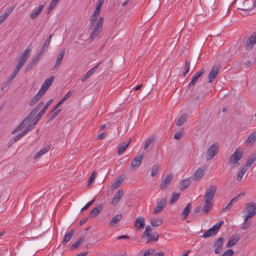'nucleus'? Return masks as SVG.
I'll return each mask as SVG.
<instances>
[{
  "mask_svg": "<svg viewBox=\"0 0 256 256\" xmlns=\"http://www.w3.org/2000/svg\"><path fill=\"white\" fill-rule=\"evenodd\" d=\"M44 104V102H40L30 113V114L24 119L22 122L12 132V134L18 132L24 128L31 120V119L36 114Z\"/></svg>",
  "mask_w": 256,
  "mask_h": 256,
  "instance_id": "f257e3e1",
  "label": "nucleus"
},
{
  "mask_svg": "<svg viewBox=\"0 0 256 256\" xmlns=\"http://www.w3.org/2000/svg\"><path fill=\"white\" fill-rule=\"evenodd\" d=\"M224 223L222 220H220L218 222L216 223L211 228L208 229L206 232H204L200 238H204L212 236H215L219 231L222 224Z\"/></svg>",
  "mask_w": 256,
  "mask_h": 256,
  "instance_id": "f03ea898",
  "label": "nucleus"
},
{
  "mask_svg": "<svg viewBox=\"0 0 256 256\" xmlns=\"http://www.w3.org/2000/svg\"><path fill=\"white\" fill-rule=\"evenodd\" d=\"M244 154V150L240 148H237L235 152L230 156L229 162L232 164L240 165L238 161L242 158Z\"/></svg>",
  "mask_w": 256,
  "mask_h": 256,
  "instance_id": "7ed1b4c3",
  "label": "nucleus"
},
{
  "mask_svg": "<svg viewBox=\"0 0 256 256\" xmlns=\"http://www.w3.org/2000/svg\"><path fill=\"white\" fill-rule=\"evenodd\" d=\"M218 152V146L216 144H212L208 149L206 154L207 160H212Z\"/></svg>",
  "mask_w": 256,
  "mask_h": 256,
  "instance_id": "20e7f679",
  "label": "nucleus"
},
{
  "mask_svg": "<svg viewBox=\"0 0 256 256\" xmlns=\"http://www.w3.org/2000/svg\"><path fill=\"white\" fill-rule=\"evenodd\" d=\"M246 210L248 212L246 216H244L245 222L248 218L253 217L256 214V206L252 202H249L246 205Z\"/></svg>",
  "mask_w": 256,
  "mask_h": 256,
  "instance_id": "39448f33",
  "label": "nucleus"
},
{
  "mask_svg": "<svg viewBox=\"0 0 256 256\" xmlns=\"http://www.w3.org/2000/svg\"><path fill=\"white\" fill-rule=\"evenodd\" d=\"M104 23V18L102 17H100L98 21L94 26L92 32V33L90 38L92 40H94L96 36H97L101 32Z\"/></svg>",
  "mask_w": 256,
  "mask_h": 256,
  "instance_id": "423d86ee",
  "label": "nucleus"
},
{
  "mask_svg": "<svg viewBox=\"0 0 256 256\" xmlns=\"http://www.w3.org/2000/svg\"><path fill=\"white\" fill-rule=\"evenodd\" d=\"M104 2V0H98V2L97 4L96 8L92 15V16L90 18V24L92 26L94 22L96 21V19L98 18V14L100 12V10L102 8V6Z\"/></svg>",
  "mask_w": 256,
  "mask_h": 256,
  "instance_id": "0eeeda50",
  "label": "nucleus"
},
{
  "mask_svg": "<svg viewBox=\"0 0 256 256\" xmlns=\"http://www.w3.org/2000/svg\"><path fill=\"white\" fill-rule=\"evenodd\" d=\"M217 187L216 186L212 185L206 190L205 194L203 196L204 199L212 200L216 192Z\"/></svg>",
  "mask_w": 256,
  "mask_h": 256,
  "instance_id": "6e6552de",
  "label": "nucleus"
},
{
  "mask_svg": "<svg viewBox=\"0 0 256 256\" xmlns=\"http://www.w3.org/2000/svg\"><path fill=\"white\" fill-rule=\"evenodd\" d=\"M152 230V229L150 226H147L146 228V230L144 232V235L148 238V241H157L158 238V234L157 232H154L150 234V232Z\"/></svg>",
  "mask_w": 256,
  "mask_h": 256,
  "instance_id": "1a4fd4ad",
  "label": "nucleus"
},
{
  "mask_svg": "<svg viewBox=\"0 0 256 256\" xmlns=\"http://www.w3.org/2000/svg\"><path fill=\"white\" fill-rule=\"evenodd\" d=\"M53 100L50 99L49 100L42 108V110L39 112V113L34 118L32 121V122L36 124L40 120L42 116L44 114L52 102Z\"/></svg>",
  "mask_w": 256,
  "mask_h": 256,
  "instance_id": "9d476101",
  "label": "nucleus"
},
{
  "mask_svg": "<svg viewBox=\"0 0 256 256\" xmlns=\"http://www.w3.org/2000/svg\"><path fill=\"white\" fill-rule=\"evenodd\" d=\"M256 44V31L254 32L246 40L245 46L246 50H252Z\"/></svg>",
  "mask_w": 256,
  "mask_h": 256,
  "instance_id": "9b49d317",
  "label": "nucleus"
},
{
  "mask_svg": "<svg viewBox=\"0 0 256 256\" xmlns=\"http://www.w3.org/2000/svg\"><path fill=\"white\" fill-rule=\"evenodd\" d=\"M166 198H162L157 203L156 206L154 208L153 214H156L161 212L166 207Z\"/></svg>",
  "mask_w": 256,
  "mask_h": 256,
  "instance_id": "f8f14e48",
  "label": "nucleus"
},
{
  "mask_svg": "<svg viewBox=\"0 0 256 256\" xmlns=\"http://www.w3.org/2000/svg\"><path fill=\"white\" fill-rule=\"evenodd\" d=\"M144 156L139 154L135 156L130 162V166L134 169H136L142 164Z\"/></svg>",
  "mask_w": 256,
  "mask_h": 256,
  "instance_id": "ddd939ff",
  "label": "nucleus"
},
{
  "mask_svg": "<svg viewBox=\"0 0 256 256\" xmlns=\"http://www.w3.org/2000/svg\"><path fill=\"white\" fill-rule=\"evenodd\" d=\"M54 76H52L47 78L42 84L39 92L44 94L52 84V82L54 80Z\"/></svg>",
  "mask_w": 256,
  "mask_h": 256,
  "instance_id": "4468645a",
  "label": "nucleus"
},
{
  "mask_svg": "<svg viewBox=\"0 0 256 256\" xmlns=\"http://www.w3.org/2000/svg\"><path fill=\"white\" fill-rule=\"evenodd\" d=\"M220 70V67L218 66H214L208 75V82H212L216 78Z\"/></svg>",
  "mask_w": 256,
  "mask_h": 256,
  "instance_id": "2eb2a0df",
  "label": "nucleus"
},
{
  "mask_svg": "<svg viewBox=\"0 0 256 256\" xmlns=\"http://www.w3.org/2000/svg\"><path fill=\"white\" fill-rule=\"evenodd\" d=\"M223 242L224 239L222 238H219L214 242V247L215 248L214 253L216 254H219L222 252Z\"/></svg>",
  "mask_w": 256,
  "mask_h": 256,
  "instance_id": "dca6fc26",
  "label": "nucleus"
},
{
  "mask_svg": "<svg viewBox=\"0 0 256 256\" xmlns=\"http://www.w3.org/2000/svg\"><path fill=\"white\" fill-rule=\"evenodd\" d=\"M72 94V92L70 91H69L63 98H62L56 104V105L52 108L50 111V114L52 113L56 110L58 109V108L63 102H64L68 98H69Z\"/></svg>",
  "mask_w": 256,
  "mask_h": 256,
  "instance_id": "f3484780",
  "label": "nucleus"
},
{
  "mask_svg": "<svg viewBox=\"0 0 256 256\" xmlns=\"http://www.w3.org/2000/svg\"><path fill=\"white\" fill-rule=\"evenodd\" d=\"M172 178L173 176L172 174H168L160 184V188L162 190L166 189L169 186L170 182L172 179Z\"/></svg>",
  "mask_w": 256,
  "mask_h": 256,
  "instance_id": "a211bd4d",
  "label": "nucleus"
},
{
  "mask_svg": "<svg viewBox=\"0 0 256 256\" xmlns=\"http://www.w3.org/2000/svg\"><path fill=\"white\" fill-rule=\"evenodd\" d=\"M123 195V190L122 189H119L118 191L116 192V194H114V196L111 202V204L112 205H114L118 203L120 200Z\"/></svg>",
  "mask_w": 256,
  "mask_h": 256,
  "instance_id": "6ab92c4d",
  "label": "nucleus"
},
{
  "mask_svg": "<svg viewBox=\"0 0 256 256\" xmlns=\"http://www.w3.org/2000/svg\"><path fill=\"white\" fill-rule=\"evenodd\" d=\"M155 250L153 248H150L146 250L142 256H150L154 254V256H164L166 254L165 252H160L154 253Z\"/></svg>",
  "mask_w": 256,
  "mask_h": 256,
  "instance_id": "aec40b11",
  "label": "nucleus"
},
{
  "mask_svg": "<svg viewBox=\"0 0 256 256\" xmlns=\"http://www.w3.org/2000/svg\"><path fill=\"white\" fill-rule=\"evenodd\" d=\"M32 50L31 44H30L23 52L20 56V60L26 62L28 57L30 56Z\"/></svg>",
  "mask_w": 256,
  "mask_h": 256,
  "instance_id": "412c9836",
  "label": "nucleus"
},
{
  "mask_svg": "<svg viewBox=\"0 0 256 256\" xmlns=\"http://www.w3.org/2000/svg\"><path fill=\"white\" fill-rule=\"evenodd\" d=\"M240 236L238 235L232 236L230 237L226 244L227 248H230L236 244L239 240Z\"/></svg>",
  "mask_w": 256,
  "mask_h": 256,
  "instance_id": "4be33fe9",
  "label": "nucleus"
},
{
  "mask_svg": "<svg viewBox=\"0 0 256 256\" xmlns=\"http://www.w3.org/2000/svg\"><path fill=\"white\" fill-rule=\"evenodd\" d=\"M131 142L130 139L128 142H123L118 148V156L122 154L126 150Z\"/></svg>",
  "mask_w": 256,
  "mask_h": 256,
  "instance_id": "5701e85b",
  "label": "nucleus"
},
{
  "mask_svg": "<svg viewBox=\"0 0 256 256\" xmlns=\"http://www.w3.org/2000/svg\"><path fill=\"white\" fill-rule=\"evenodd\" d=\"M44 5L40 4L36 10H34L30 14V18L32 20L36 19L44 9Z\"/></svg>",
  "mask_w": 256,
  "mask_h": 256,
  "instance_id": "b1692460",
  "label": "nucleus"
},
{
  "mask_svg": "<svg viewBox=\"0 0 256 256\" xmlns=\"http://www.w3.org/2000/svg\"><path fill=\"white\" fill-rule=\"evenodd\" d=\"M204 73V70H202L195 74L194 75L191 82L188 84V87L194 86L197 82L198 80Z\"/></svg>",
  "mask_w": 256,
  "mask_h": 256,
  "instance_id": "393cba45",
  "label": "nucleus"
},
{
  "mask_svg": "<svg viewBox=\"0 0 256 256\" xmlns=\"http://www.w3.org/2000/svg\"><path fill=\"white\" fill-rule=\"evenodd\" d=\"M134 225L138 229L143 228L145 225L144 218L143 217L138 216L135 221Z\"/></svg>",
  "mask_w": 256,
  "mask_h": 256,
  "instance_id": "a878e982",
  "label": "nucleus"
},
{
  "mask_svg": "<svg viewBox=\"0 0 256 256\" xmlns=\"http://www.w3.org/2000/svg\"><path fill=\"white\" fill-rule=\"evenodd\" d=\"M204 204L203 206L202 212L204 213H208L211 210L212 203V200L204 199Z\"/></svg>",
  "mask_w": 256,
  "mask_h": 256,
  "instance_id": "bb28decb",
  "label": "nucleus"
},
{
  "mask_svg": "<svg viewBox=\"0 0 256 256\" xmlns=\"http://www.w3.org/2000/svg\"><path fill=\"white\" fill-rule=\"evenodd\" d=\"M65 54V50H62L61 52L58 54L56 60L55 62L54 66L57 67L61 65L62 60L64 58V56Z\"/></svg>",
  "mask_w": 256,
  "mask_h": 256,
  "instance_id": "cd10ccee",
  "label": "nucleus"
},
{
  "mask_svg": "<svg viewBox=\"0 0 256 256\" xmlns=\"http://www.w3.org/2000/svg\"><path fill=\"white\" fill-rule=\"evenodd\" d=\"M100 63L98 64L96 66L90 69L83 76L82 78V82H84L86 79L89 78L95 72V70L98 68V66H100Z\"/></svg>",
  "mask_w": 256,
  "mask_h": 256,
  "instance_id": "c85d7f7f",
  "label": "nucleus"
},
{
  "mask_svg": "<svg viewBox=\"0 0 256 256\" xmlns=\"http://www.w3.org/2000/svg\"><path fill=\"white\" fill-rule=\"evenodd\" d=\"M124 177L122 176H119L117 179L114 182L112 185V189L117 188L120 186V184L124 181Z\"/></svg>",
  "mask_w": 256,
  "mask_h": 256,
  "instance_id": "c756f323",
  "label": "nucleus"
},
{
  "mask_svg": "<svg viewBox=\"0 0 256 256\" xmlns=\"http://www.w3.org/2000/svg\"><path fill=\"white\" fill-rule=\"evenodd\" d=\"M204 174V170L202 168H198L194 174V179L196 181H198L202 178Z\"/></svg>",
  "mask_w": 256,
  "mask_h": 256,
  "instance_id": "7c9ffc66",
  "label": "nucleus"
},
{
  "mask_svg": "<svg viewBox=\"0 0 256 256\" xmlns=\"http://www.w3.org/2000/svg\"><path fill=\"white\" fill-rule=\"evenodd\" d=\"M102 210V205H98V206L94 208L90 212L91 217L94 218Z\"/></svg>",
  "mask_w": 256,
  "mask_h": 256,
  "instance_id": "2f4dec72",
  "label": "nucleus"
},
{
  "mask_svg": "<svg viewBox=\"0 0 256 256\" xmlns=\"http://www.w3.org/2000/svg\"><path fill=\"white\" fill-rule=\"evenodd\" d=\"M192 204L190 203L188 204L184 208L182 213V217L183 220H185L187 218L190 212Z\"/></svg>",
  "mask_w": 256,
  "mask_h": 256,
  "instance_id": "473e14b6",
  "label": "nucleus"
},
{
  "mask_svg": "<svg viewBox=\"0 0 256 256\" xmlns=\"http://www.w3.org/2000/svg\"><path fill=\"white\" fill-rule=\"evenodd\" d=\"M256 140V131L252 132L246 140V143L247 145L253 144Z\"/></svg>",
  "mask_w": 256,
  "mask_h": 256,
  "instance_id": "72a5a7b5",
  "label": "nucleus"
},
{
  "mask_svg": "<svg viewBox=\"0 0 256 256\" xmlns=\"http://www.w3.org/2000/svg\"><path fill=\"white\" fill-rule=\"evenodd\" d=\"M122 218V214L116 215L112 217L110 222L109 226H113L114 224H117L119 221H120Z\"/></svg>",
  "mask_w": 256,
  "mask_h": 256,
  "instance_id": "f704fd0d",
  "label": "nucleus"
},
{
  "mask_svg": "<svg viewBox=\"0 0 256 256\" xmlns=\"http://www.w3.org/2000/svg\"><path fill=\"white\" fill-rule=\"evenodd\" d=\"M188 115L186 114H182L176 122V125L178 126L182 125L187 120Z\"/></svg>",
  "mask_w": 256,
  "mask_h": 256,
  "instance_id": "c9c22d12",
  "label": "nucleus"
},
{
  "mask_svg": "<svg viewBox=\"0 0 256 256\" xmlns=\"http://www.w3.org/2000/svg\"><path fill=\"white\" fill-rule=\"evenodd\" d=\"M50 149V146H47L44 148H42L38 152L36 153L35 156L34 157V160H36L38 158H40L42 155L45 154L47 152H48V150Z\"/></svg>",
  "mask_w": 256,
  "mask_h": 256,
  "instance_id": "e433bc0d",
  "label": "nucleus"
},
{
  "mask_svg": "<svg viewBox=\"0 0 256 256\" xmlns=\"http://www.w3.org/2000/svg\"><path fill=\"white\" fill-rule=\"evenodd\" d=\"M256 160V154H250L248 158L247 162H246V166L249 167L252 166V164Z\"/></svg>",
  "mask_w": 256,
  "mask_h": 256,
  "instance_id": "4c0bfd02",
  "label": "nucleus"
},
{
  "mask_svg": "<svg viewBox=\"0 0 256 256\" xmlns=\"http://www.w3.org/2000/svg\"><path fill=\"white\" fill-rule=\"evenodd\" d=\"M43 54L44 52L40 50L39 52L36 54V55L32 58L30 62V66L31 67L34 66L40 60V57Z\"/></svg>",
  "mask_w": 256,
  "mask_h": 256,
  "instance_id": "58836bf2",
  "label": "nucleus"
},
{
  "mask_svg": "<svg viewBox=\"0 0 256 256\" xmlns=\"http://www.w3.org/2000/svg\"><path fill=\"white\" fill-rule=\"evenodd\" d=\"M85 237L84 236H80L76 242L70 246V250H72L76 248L79 246L80 244H82L84 240Z\"/></svg>",
  "mask_w": 256,
  "mask_h": 256,
  "instance_id": "ea45409f",
  "label": "nucleus"
},
{
  "mask_svg": "<svg viewBox=\"0 0 256 256\" xmlns=\"http://www.w3.org/2000/svg\"><path fill=\"white\" fill-rule=\"evenodd\" d=\"M190 181L188 179H185L182 180L180 183V190H184L187 188L190 185Z\"/></svg>",
  "mask_w": 256,
  "mask_h": 256,
  "instance_id": "a19ab883",
  "label": "nucleus"
},
{
  "mask_svg": "<svg viewBox=\"0 0 256 256\" xmlns=\"http://www.w3.org/2000/svg\"><path fill=\"white\" fill-rule=\"evenodd\" d=\"M74 234V230L73 229L71 230L68 234L65 235L64 240L62 242V244H66L70 240Z\"/></svg>",
  "mask_w": 256,
  "mask_h": 256,
  "instance_id": "79ce46f5",
  "label": "nucleus"
},
{
  "mask_svg": "<svg viewBox=\"0 0 256 256\" xmlns=\"http://www.w3.org/2000/svg\"><path fill=\"white\" fill-rule=\"evenodd\" d=\"M52 36V34H50L46 40L45 42L44 43L43 46H42L41 48V51L44 52V51H46L48 47L49 46V45L50 42L51 38Z\"/></svg>",
  "mask_w": 256,
  "mask_h": 256,
  "instance_id": "37998d69",
  "label": "nucleus"
},
{
  "mask_svg": "<svg viewBox=\"0 0 256 256\" xmlns=\"http://www.w3.org/2000/svg\"><path fill=\"white\" fill-rule=\"evenodd\" d=\"M43 94L39 91L34 98L30 102L29 104L30 106L34 105L42 96Z\"/></svg>",
  "mask_w": 256,
  "mask_h": 256,
  "instance_id": "c03bdc74",
  "label": "nucleus"
},
{
  "mask_svg": "<svg viewBox=\"0 0 256 256\" xmlns=\"http://www.w3.org/2000/svg\"><path fill=\"white\" fill-rule=\"evenodd\" d=\"M247 168L246 166H244L238 172V174L236 178L238 181H240L242 180L244 175V174Z\"/></svg>",
  "mask_w": 256,
  "mask_h": 256,
  "instance_id": "a18cd8bd",
  "label": "nucleus"
},
{
  "mask_svg": "<svg viewBox=\"0 0 256 256\" xmlns=\"http://www.w3.org/2000/svg\"><path fill=\"white\" fill-rule=\"evenodd\" d=\"M162 224V221L161 219H152L150 220V224L152 226H158Z\"/></svg>",
  "mask_w": 256,
  "mask_h": 256,
  "instance_id": "49530a36",
  "label": "nucleus"
},
{
  "mask_svg": "<svg viewBox=\"0 0 256 256\" xmlns=\"http://www.w3.org/2000/svg\"><path fill=\"white\" fill-rule=\"evenodd\" d=\"M180 196V194L178 193H173L171 196V198L169 202L170 204L175 203L178 199Z\"/></svg>",
  "mask_w": 256,
  "mask_h": 256,
  "instance_id": "de8ad7c7",
  "label": "nucleus"
},
{
  "mask_svg": "<svg viewBox=\"0 0 256 256\" xmlns=\"http://www.w3.org/2000/svg\"><path fill=\"white\" fill-rule=\"evenodd\" d=\"M190 62L188 61V60H186L185 63H184V72L183 73V76H185L189 72L190 69Z\"/></svg>",
  "mask_w": 256,
  "mask_h": 256,
  "instance_id": "09e8293b",
  "label": "nucleus"
},
{
  "mask_svg": "<svg viewBox=\"0 0 256 256\" xmlns=\"http://www.w3.org/2000/svg\"><path fill=\"white\" fill-rule=\"evenodd\" d=\"M96 170H94L90 177V178L88 182V186H89L94 181L96 176Z\"/></svg>",
  "mask_w": 256,
  "mask_h": 256,
  "instance_id": "8fccbe9b",
  "label": "nucleus"
},
{
  "mask_svg": "<svg viewBox=\"0 0 256 256\" xmlns=\"http://www.w3.org/2000/svg\"><path fill=\"white\" fill-rule=\"evenodd\" d=\"M15 8V6H8L5 12L2 14L6 18L12 12Z\"/></svg>",
  "mask_w": 256,
  "mask_h": 256,
  "instance_id": "3c124183",
  "label": "nucleus"
},
{
  "mask_svg": "<svg viewBox=\"0 0 256 256\" xmlns=\"http://www.w3.org/2000/svg\"><path fill=\"white\" fill-rule=\"evenodd\" d=\"M159 168L158 164H154L152 168L151 176H154L158 172Z\"/></svg>",
  "mask_w": 256,
  "mask_h": 256,
  "instance_id": "603ef678",
  "label": "nucleus"
},
{
  "mask_svg": "<svg viewBox=\"0 0 256 256\" xmlns=\"http://www.w3.org/2000/svg\"><path fill=\"white\" fill-rule=\"evenodd\" d=\"M154 140V138L152 136L148 138L145 142L144 146V149L146 150L150 146V145L151 144V143L152 142V141Z\"/></svg>",
  "mask_w": 256,
  "mask_h": 256,
  "instance_id": "864d4df0",
  "label": "nucleus"
},
{
  "mask_svg": "<svg viewBox=\"0 0 256 256\" xmlns=\"http://www.w3.org/2000/svg\"><path fill=\"white\" fill-rule=\"evenodd\" d=\"M35 125L36 124H34V123L31 122L24 130L26 131L27 132H28L32 130L34 128Z\"/></svg>",
  "mask_w": 256,
  "mask_h": 256,
  "instance_id": "5fc2aeb1",
  "label": "nucleus"
},
{
  "mask_svg": "<svg viewBox=\"0 0 256 256\" xmlns=\"http://www.w3.org/2000/svg\"><path fill=\"white\" fill-rule=\"evenodd\" d=\"M234 254V251L231 249H229L226 251L221 256H232Z\"/></svg>",
  "mask_w": 256,
  "mask_h": 256,
  "instance_id": "6e6d98bb",
  "label": "nucleus"
},
{
  "mask_svg": "<svg viewBox=\"0 0 256 256\" xmlns=\"http://www.w3.org/2000/svg\"><path fill=\"white\" fill-rule=\"evenodd\" d=\"M244 194H245L244 193H240L239 194H238L236 196L235 198H232L230 201L233 204L234 203H236V202H238L240 198V196H244Z\"/></svg>",
  "mask_w": 256,
  "mask_h": 256,
  "instance_id": "4d7b16f0",
  "label": "nucleus"
},
{
  "mask_svg": "<svg viewBox=\"0 0 256 256\" xmlns=\"http://www.w3.org/2000/svg\"><path fill=\"white\" fill-rule=\"evenodd\" d=\"M94 200L95 199H93L92 200L87 203L86 205L82 208L81 210L83 211L87 210L94 202Z\"/></svg>",
  "mask_w": 256,
  "mask_h": 256,
  "instance_id": "13d9d810",
  "label": "nucleus"
},
{
  "mask_svg": "<svg viewBox=\"0 0 256 256\" xmlns=\"http://www.w3.org/2000/svg\"><path fill=\"white\" fill-rule=\"evenodd\" d=\"M18 74V72H16V71H13L10 76L8 78L9 82H10Z\"/></svg>",
  "mask_w": 256,
  "mask_h": 256,
  "instance_id": "bf43d9fd",
  "label": "nucleus"
},
{
  "mask_svg": "<svg viewBox=\"0 0 256 256\" xmlns=\"http://www.w3.org/2000/svg\"><path fill=\"white\" fill-rule=\"evenodd\" d=\"M250 226V224L244 221V224L242 225V230H246Z\"/></svg>",
  "mask_w": 256,
  "mask_h": 256,
  "instance_id": "052dcab7",
  "label": "nucleus"
},
{
  "mask_svg": "<svg viewBox=\"0 0 256 256\" xmlns=\"http://www.w3.org/2000/svg\"><path fill=\"white\" fill-rule=\"evenodd\" d=\"M182 134L181 132H177L174 134V138L176 139V140H178V139H180L182 137Z\"/></svg>",
  "mask_w": 256,
  "mask_h": 256,
  "instance_id": "680f3d73",
  "label": "nucleus"
},
{
  "mask_svg": "<svg viewBox=\"0 0 256 256\" xmlns=\"http://www.w3.org/2000/svg\"><path fill=\"white\" fill-rule=\"evenodd\" d=\"M60 112V109L56 110L54 112H53L54 113L52 114V116L55 118L57 116Z\"/></svg>",
  "mask_w": 256,
  "mask_h": 256,
  "instance_id": "e2e57ef3",
  "label": "nucleus"
},
{
  "mask_svg": "<svg viewBox=\"0 0 256 256\" xmlns=\"http://www.w3.org/2000/svg\"><path fill=\"white\" fill-rule=\"evenodd\" d=\"M232 204L233 203L230 201V202L228 204V206L226 208H223L222 212H226L227 210L230 209L232 208Z\"/></svg>",
  "mask_w": 256,
  "mask_h": 256,
  "instance_id": "0e129e2a",
  "label": "nucleus"
},
{
  "mask_svg": "<svg viewBox=\"0 0 256 256\" xmlns=\"http://www.w3.org/2000/svg\"><path fill=\"white\" fill-rule=\"evenodd\" d=\"M22 134H18L14 138V140L16 142L20 138H22Z\"/></svg>",
  "mask_w": 256,
  "mask_h": 256,
  "instance_id": "69168bd1",
  "label": "nucleus"
},
{
  "mask_svg": "<svg viewBox=\"0 0 256 256\" xmlns=\"http://www.w3.org/2000/svg\"><path fill=\"white\" fill-rule=\"evenodd\" d=\"M207 94H202V95H200V96H197L195 98V99L196 100H202L204 97L206 96Z\"/></svg>",
  "mask_w": 256,
  "mask_h": 256,
  "instance_id": "338daca9",
  "label": "nucleus"
},
{
  "mask_svg": "<svg viewBox=\"0 0 256 256\" xmlns=\"http://www.w3.org/2000/svg\"><path fill=\"white\" fill-rule=\"evenodd\" d=\"M106 133H102L98 136V139L102 140L106 137Z\"/></svg>",
  "mask_w": 256,
  "mask_h": 256,
  "instance_id": "774afa93",
  "label": "nucleus"
}]
</instances>
